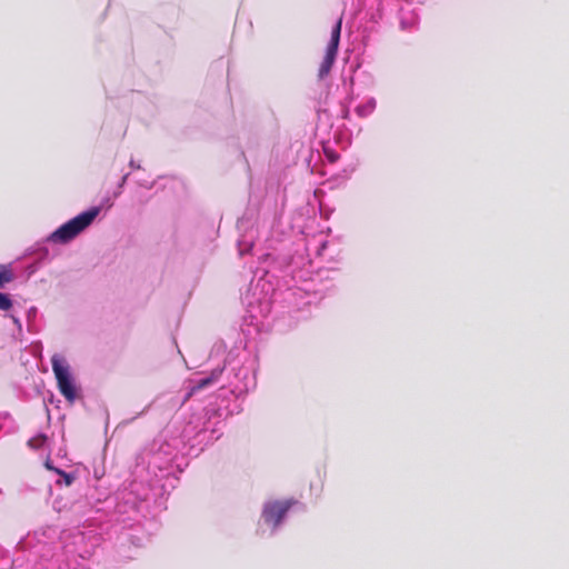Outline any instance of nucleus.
I'll return each mask as SVG.
<instances>
[{
  "label": "nucleus",
  "mask_w": 569,
  "mask_h": 569,
  "mask_svg": "<svg viewBox=\"0 0 569 569\" xmlns=\"http://www.w3.org/2000/svg\"><path fill=\"white\" fill-rule=\"evenodd\" d=\"M273 288L269 280L260 277L252 280L243 297L247 312L252 320L259 321L266 318L271 311Z\"/></svg>",
  "instance_id": "f257e3e1"
},
{
  "label": "nucleus",
  "mask_w": 569,
  "mask_h": 569,
  "mask_svg": "<svg viewBox=\"0 0 569 569\" xmlns=\"http://www.w3.org/2000/svg\"><path fill=\"white\" fill-rule=\"evenodd\" d=\"M99 212L100 209L98 207H92L89 210L79 213L51 232L47 237V242L59 244L70 242L93 222Z\"/></svg>",
  "instance_id": "f03ea898"
},
{
  "label": "nucleus",
  "mask_w": 569,
  "mask_h": 569,
  "mask_svg": "<svg viewBox=\"0 0 569 569\" xmlns=\"http://www.w3.org/2000/svg\"><path fill=\"white\" fill-rule=\"evenodd\" d=\"M99 212L100 209L98 207H92L89 210L79 213L51 232L47 237V242L59 244L70 242L93 222Z\"/></svg>",
  "instance_id": "7ed1b4c3"
},
{
  "label": "nucleus",
  "mask_w": 569,
  "mask_h": 569,
  "mask_svg": "<svg viewBox=\"0 0 569 569\" xmlns=\"http://www.w3.org/2000/svg\"><path fill=\"white\" fill-rule=\"evenodd\" d=\"M230 371L228 373L227 385L222 388H228L232 395L239 397L247 393L254 387V375L252 366L246 365L241 360L231 359L228 361Z\"/></svg>",
  "instance_id": "20e7f679"
},
{
  "label": "nucleus",
  "mask_w": 569,
  "mask_h": 569,
  "mask_svg": "<svg viewBox=\"0 0 569 569\" xmlns=\"http://www.w3.org/2000/svg\"><path fill=\"white\" fill-rule=\"evenodd\" d=\"M51 365L60 393L68 402L73 403L78 398L79 389L72 376L69 362L63 356L54 353L51 358Z\"/></svg>",
  "instance_id": "39448f33"
},
{
  "label": "nucleus",
  "mask_w": 569,
  "mask_h": 569,
  "mask_svg": "<svg viewBox=\"0 0 569 569\" xmlns=\"http://www.w3.org/2000/svg\"><path fill=\"white\" fill-rule=\"evenodd\" d=\"M148 470L157 477L156 469L167 471L177 457V448L169 442L156 440L149 452Z\"/></svg>",
  "instance_id": "423d86ee"
},
{
  "label": "nucleus",
  "mask_w": 569,
  "mask_h": 569,
  "mask_svg": "<svg viewBox=\"0 0 569 569\" xmlns=\"http://www.w3.org/2000/svg\"><path fill=\"white\" fill-rule=\"evenodd\" d=\"M297 503L298 501L295 499L268 500L263 503L261 519L274 530L282 523L288 511Z\"/></svg>",
  "instance_id": "0eeeda50"
},
{
  "label": "nucleus",
  "mask_w": 569,
  "mask_h": 569,
  "mask_svg": "<svg viewBox=\"0 0 569 569\" xmlns=\"http://www.w3.org/2000/svg\"><path fill=\"white\" fill-rule=\"evenodd\" d=\"M340 32H341V19H339L335 23V26L331 30L330 41L327 46L325 58L319 68V78L320 79H323L325 77H327L332 68V64L336 60L337 52H338V47H339V41H340Z\"/></svg>",
  "instance_id": "6e6552de"
},
{
  "label": "nucleus",
  "mask_w": 569,
  "mask_h": 569,
  "mask_svg": "<svg viewBox=\"0 0 569 569\" xmlns=\"http://www.w3.org/2000/svg\"><path fill=\"white\" fill-rule=\"evenodd\" d=\"M223 370H224V367L217 368V369H213L209 376L190 380L189 381V391H188L187 396L190 397L199 390L216 386L218 383Z\"/></svg>",
  "instance_id": "1a4fd4ad"
},
{
  "label": "nucleus",
  "mask_w": 569,
  "mask_h": 569,
  "mask_svg": "<svg viewBox=\"0 0 569 569\" xmlns=\"http://www.w3.org/2000/svg\"><path fill=\"white\" fill-rule=\"evenodd\" d=\"M418 23V14L409 8L400 9V26L402 30H412Z\"/></svg>",
  "instance_id": "9d476101"
},
{
  "label": "nucleus",
  "mask_w": 569,
  "mask_h": 569,
  "mask_svg": "<svg viewBox=\"0 0 569 569\" xmlns=\"http://www.w3.org/2000/svg\"><path fill=\"white\" fill-rule=\"evenodd\" d=\"M376 106H377L376 99L369 98L366 102L359 104L356 108V113L361 118H366L375 111Z\"/></svg>",
  "instance_id": "9b49d317"
},
{
  "label": "nucleus",
  "mask_w": 569,
  "mask_h": 569,
  "mask_svg": "<svg viewBox=\"0 0 569 569\" xmlns=\"http://www.w3.org/2000/svg\"><path fill=\"white\" fill-rule=\"evenodd\" d=\"M133 495V490H131L128 493H122V499L124 500V506L129 505L130 509H132L136 512H140V510L143 507V502L147 500V496L143 497L139 502L136 498L131 499V496Z\"/></svg>",
  "instance_id": "f8f14e48"
},
{
  "label": "nucleus",
  "mask_w": 569,
  "mask_h": 569,
  "mask_svg": "<svg viewBox=\"0 0 569 569\" xmlns=\"http://www.w3.org/2000/svg\"><path fill=\"white\" fill-rule=\"evenodd\" d=\"M44 466H46V468H47L48 470H53V471H56L58 475H60V476L63 478V482H64L67 486H70V485L72 483V481H73V479H74V478H73V476H72V475H70V473H67V472H64V471H62V470H60V469L54 468V467L52 466L51 460H50L49 458L46 460Z\"/></svg>",
  "instance_id": "ddd939ff"
},
{
  "label": "nucleus",
  "mask_w": 569,
  "mask_h": 569,
  "mask_svg": "<svg viewBox=\"0 0 569 569\" xmlns=\"http://www.w3.org/2000/svg\"><path fill=\"white\" fill-rule=\"evenodd\" d=\"M13 279V273L10 269L4 266L0 267V287H3L6 283L10 282Z\"/></svg>",
  "instance_id": "4468645a"
},
{
  "label": "nucleus",
  "mask_w": 569,
  "mask_h": 569,
  "mask_svg": "<svg viewBox=\"0 0 569 569\" xmlns=\"http://www.w3.org/2000/svg\"><path fill=\"white\" fill-rule=\"evenodd\" d=\"M46 442H47V437L43 435H39L34 438H31L28 441V445L33 449H39V448H42L46 445Z\"/></svg>",
  "instance_id": "2eb2a0df"
},
{
  "label": "nucleus",
  "mask_w": 569,
  "mask_h": 569,
  "mask_svg": "<svg viewBox=\"0 0 569 569\" xmlns=\"http://www.w3.org/2000/svg\"><path fill=\"white\" fill-rule=\"evenodd\" d=\"M252 246H253V243L250 240H246V239L239 240V242H238L239 253L242 256V254L249 252L251 250Z\"/></svg>",
  "instance_id": "dca6fc26"
},
{
  "label": "nucleus",
  "mask_w": 569,
  "mask_h": 569,
  "mask_svg": "<svg viewBox=\"0 0 569 569\" xmlns=\"http://www.w3.org/2000/svg\"><path fill=\"white\" fill-rule=\"evenodd\" d=\"M12 301L8 295L0 292V310L7 311L11 308Z\"/></svg>",
  "instance_id": "f3484780"
},
{
  "label": "nucleus",
  "mask_w": 569,
  "mask_h": 569,
  "mask_svg": "<svg viewBox=\"0 0 569 569\" xmlns=\"http://www.w3.org/2000/svg\"><path fill=\"white\" fill-rule=\"evenodd\" d=\"M323 151H325V156H326V158H327L330 162H335V161L338 159V157H339L335 151H332V150H331V149H329L328 147H325Z\"/></svg>",
  "instance_id": "a211bd4d"
},
{
  "label": "nucleus",
  "mask_w": 569,
  "mask_h": 569,
  "mask_svg": "<svg viewBox=\"0 0 569 569\" xmlns=\"http://www.w3.org/2000/svg\"><path fill=\"white\" fill-rule=\"evenodd\" d=\"M128 177H129V173L124 174L121 178V181L119 182V189H121L124 186V183L127 182Z\"/></svg>",
  "instance_id": "6ab92c4d"
},
{
  "label": "nucleus",
  "mask_w": 569,
  "mask_h": 569,
  "mask_svg": "<svg viewBox=\"0 0 569 569\" xmlns=\"http://www.w3.org/2000/svg\"><path fill=\"white\" fill-rule=\"evenodd\" d=\"M130 167H131L132 169H139V168H140V166H139V164H137V163L134 162V160H131V161H130Z\"/></svg>",
  "instance_id": "aec40b11"
},
{
  "label": "nucleus",
  "mask_w": 569,
  "mask_h": 569,
  "mask_svg": "<svg viewBox=\"0 0 569 569\" xmlns=\"http://www.w3.org/2000/svg\"><path fill=\"white\" fill-rule=\"evenodd\" d=\"M222 349H223V346H222V345H217V346L214 347V349H213V350H214L216 352H220Z\"/></svg>",
  "instance_id": "412c9836"
},
{
  "label": "nucleus",
  "mask_w": 569,
  "mask_h": 569,
  "mask_svg": "<svg viewBox=\"0 0 569 569\" xmlns=\"http://www.w3.org/2000/svg\"><path fill=\"white\" fill-rule=\"evenodd\" d=\"M118 510H119V512H127L128 511L124 507H122L121 503L118 505Z\"/></svg>",
  "instance_id": "4be33fe9"
},
{
  "label": "nucleus",
  "mask_w": 569,
  "mask_h": 569,
  "mask_svg": "<svg viewBox=\"0 0 569 569\" xmlns=\"http://www.w3.org/2000/svg\"><path fill=\"white\" fill-rule=\"evenodd\" d=\"M326 244H327L326 242H322L321 249H325Z\"/></svg>",
  "instance_id": "5701e85b"
}]
</instances>
